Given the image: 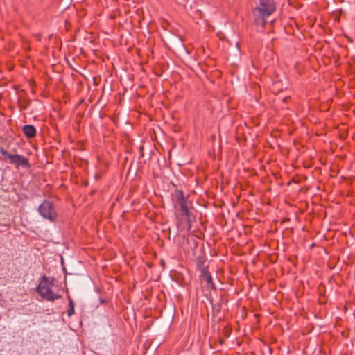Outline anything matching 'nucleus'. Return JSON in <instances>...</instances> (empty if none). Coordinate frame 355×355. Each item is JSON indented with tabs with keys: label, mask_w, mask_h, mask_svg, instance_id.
<instances>
[{
	"label": "nucleus",
	"mask_w": 355,
	"mask_h": 355,
	"mask_svg": "<svg viewBox=\"0 0 355 355\" xmlns=\"http://www.w3.org/2000/svg\"><path fill=\"white\" fill-rule=\"evenodd\" d=\"M179 211L180 214L176 215L177 218H179L180 216H181L182 217L184 216L185 220L187 221L188 230H190L191 227V222L194 220L195 216L189 211L188 206L180 208Z\"/></svg>",
	"instance_id": "6"
},
{
	"label": "nucleus",
	"mask_w": 355,
	"mask_h": 355,
	"mask_svg": "<svg viewBox=\"0 0 355 355\" xmlns=\"http://www.w3.org/2000/svg\"><path fill=\"white\" fill-rule=\"evenodd\" d=\"M196 264L200 273L208 270V266L206 265V259L203 256H198L196 259Z\"/></svg>",
	"instance_id": "9"
},
{
	"label": "nucleus",
	"mask_w": 355,
	"mask_h": 355,
	"mask_svg": "<svg viewBox=\"0 0 355 355\" xmlns=\"http://www.w3.org/2000/svg\"><path fill=\"white\" fill-rule=\"evenodd\" d=\"M205 296L207 298V300L209 301V302L211 303L214 313H220L221 311V308H222L221 304H222V302L224 300L223 297L222 295L220 296V301L219 302L214 303L213 297H212V295L210 292L207 293L205 295Z\"/></svg>",
	"instance_id": "8"
},
{
	"label": "nucleus",
	"mask_w": 355,
	"mask_h": 355,
	"mask_svg": "<svg viewBox=\"0 0 355 355\" xmlns=\"http://www.w3.org/2000/svg\"><path fill=\"white\" fill-rule=\"evenodd\" d=\"M38 211L45 219L50 221H55L58 214L53 203L48 200H44L38 207Z\"/></svg>",
	"instance_id": "3"
},
{
	"label": "nucleus",
	"mask_w": 355,
	"mask_h": 355,
	"mask_svg": "<svg viewBox=\"0 0 355 355\" xmlns=\"http://www.w3.org/2000/svg\"><path fill=\"white\" fill-rule=\"evenodd\" d=\"M31 101L29 100L24 99V101H19V108L20 110H26L30 105Z\"/></svg>",
	"instance_id": "14"
},
{
	"label": "nucleus",
	"mask_w": 355,
	"mask_h": 355,
	"mask_svg": "<svg viewBox=\"0 0 355 355\" xmlns=\"http://www.w3.org/2000/svg\"><path fill=\"white\" fill-rule=\"evenodd\" d=\"M0 153L3 157L4 160L9 159V163L15 165L17 168L21 166L23 168H29L31 167V164L27 157L19 154L10 153L3 147L0 148Z\"/></svg>",
	"instance_id": "2"
},
{
	"label": "nucleus",
	"mask_w": 355,
	"mask_h": 355,
	"mask_svg": "<svg viewBox=\"0 0 355 355\" xmlns=\"http://www.w3.org/2000/svg\"><path fill=\"white\" fill-rule=\"evenodd\" d=\"M22 132L28 139H32L36 136V128L33 125H25L22 127Z\"/></svg>",
	"instance_id": "10"
},
{
	"label": "nucleus",
	"mask_w": 355,
	"mask_h": 355,
	"mask_svg": "<svg viewBox=\"0 0 355 355\" xmlns=\"http://www.w3.org/2000/svg\"><path fill=\"white\" fill-rule=\"evenodd\" d=\"M36 291L42 299L46 301L53 302L55 300L62 298L61 295L53 293L50 286L42 284V283L39 282V284L36 288Z\"/></svg>",
	"instance_id": "4"
},
{
	"label": "nucleus",
	"mask_w": 355,
	"mask_h": 355,
	"mask_svg": "<svg viewBox=\"0 0 355 355\" xmlns=\"http://www.w3.org/2000/svg\"><path fill=\"white\" fill-rule=\"evenodd\" d=\"M56 279L55 277H51V279L48 277L45 274L41 277L39 282L42 283V284L46 285L48 286H53L56 282Z\"/></svg>",
	"instance_id": "11"
},
{
	"label": "nucleus",
	"mask_w": 355,
	"mask_h": 355,
	"mask_svg": "<svg viewBox=\"0 0 355 355\" xmlns=\"http://www.w3.org/2000/svg\"><path fill=\"white\" fill-rule=\"evenodd\" d=\"M180 4L187 7L189 6L191 9L193 8L194 6L198 4V0H176Z\"/></svg>",
	"instance_id": "12"
},
{
	"label": "nucleus",
	"mask_w": 355,
	"mask_h": 355,
	"mask_svg": "<svg viewBox=\"0 0 355 355\" xmlns=\"http://www.w3.org/2000/svg\"><path fill=\"white\" fill-rule=\"evenodd\" d=\"M100 301H101V304H103V303L105 302L106 300H103V299H100Z\"/></svg>",
	"instance_id": "16"
},
{
	"label": "nucleus",
	"mask_w": 355,
	"mask_h": 355,
	"mask_svg": "<svg viewBox=\"0 0 355 355\" xmlns=\"http://www.w3.org/2000/svg\"><path fill=\"white\" fill-rule=\"evenodd\" d=\"M67 299H68V301H69V307H68V309H67V315L69 317L71 316L73 313H74V302L73 301V300L71 299V297L67 295Z\"/></svg>",
	"instance_id": "13"
},
{
	"label": "nucleus",
	"mask_w": 355,
	"mask_h": 355,
	"mask_svg": "<svg viewBox=\"0 0 355 355\" xmlns=\"http://www.w3.org/2000/svg\"><path fill=\"white\" fill-rule=\"evenodd\" d=\"M199 278L200 281L205 282V286L207 289L216 291V286L213 282L211 275L209 270L200 273Z\"/></svg>",
	"instance_id": "7"
},
{
	"label": "nucleus",
	"mask_w": 355,
	"mask_h": 355,
	"mask_svg": "<svg viewBox=\"0 0 355 355\" xmlns=\"http://www.w3.org/2000/svg\"><path fill=\"white\" fill-rule=\"evenodd\" d=\"M290 99V97H284L283 99H282V101L283 102H286L287 101H288Z\"/></svg>",
	"instance_id": "15"
},
{
	"label": "nucleus",
	"mask_w": 355,
	"mask_h": 355,
	"mask_svg": "<svg viewBox=\"0 0 355 355\" xmlns=\"http://www.w3.org/2000/svg\"><path fill=\"white\" fill-rule=\"evenodd\" d=\"M173 200L175 202L174 203V207L176 209L177 206L179 205L180 208L187 206V199L184 196L182 190L176 189L172 193Z\"/></svg>",
	"instance_id": "5"
},
{
	"label": "nucleus",
	"mask_w": 355,
	"mask_h": 355,
	"mask_svg": "<svg viewBox=\"0 0 355 355\" xmlns=\"http://www.w3.org/2000/svg\"><path fill=\"white\" fill-rule=\"evenodd\" d=\"M259 3L252 10L254 24L264 28L266 18L273 14L277 10L275 0H258Z\"/></svg>",
	"instance_id": "1"
}]
</instances>
